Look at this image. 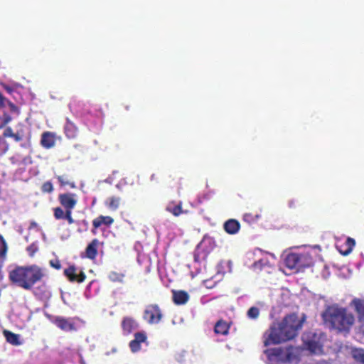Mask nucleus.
Listing matches in <instances>:
<instances>
[{"mask_svg":"<svg viewBox=\"0 0 364 364\" xmlns=\"http://www.w3.org/2000/svg\"><path fill=\"white\" fill-rule=\"evenodd\" d=\"M304 317L299 319L296 315L286 316L281 322L273 323L263 336L264 344L267 346L294 338L301 328Z\"/></svg>","mask_w":364,"mask_h":364,"instance_id":"nucleus-1","label":"nucleus"},{"mask_svg":"<svg viewBox=\"0 0 364 364\" xmlns=\"http://www.w3.org/2000/svg\"><path fill=\"white\" fill-rule=\"evenodd\" d=\"M43 277L42 269L38 266L18 267L10 272L11 281L25 289L31 287Z\"/></svg>","mask_w":364,"mask_h":364,"instance_id":"nucleus-2","label":"nucleus"},{"mask_svg":"<svg viewBox=\"0 0 364 364\" xmlns=\"http://www.w3.org/2000/svg\"><path fill=\"white\" fill-rule=\"evenodd\" d=\"M323 320L338 330L348 329L354 323V316L344 309L331 306L322 314Z\"/></svg>","mask_w":364,"mask_h":364,"instance_id":"nucleus-3","label":"nucleus"},{"mask_svg":"<svg viewBox=\"0 0 364 364\" xmlns=\"http://www.w3.org/2000/svg\"><path fill=\"white\" fill-rule=\"evenodd\" d=\"M267 364H281L285 362L296 363L299 350L293 346L273 348L264 351Z\"/></svg>","mask_w":364,"mask_h":364,"instance_id":"nucleus-4","label":"nucleus"},{"mask_svg":"<svg viewBox=\"0 0 364 364\" xmlns=\"http://www.w3.org/2000/svg\"><path fill=\"white\" fill-rule=\"evenodd\" d=\"M326 336L321 332H309L303 336L305 346L313 353L319 354L323 351V343Z\"/></svg>","mask_w":364,"mask_h":364,"instance_id":"nucleus-5","label":"nucleus"},{"mask_svg":"<svg viewBox=\"0 0 364 364\" xmlns=\"http://www.w3.org/2000/svg\"><path fill=\"white\" fill-rule=\"evenodd\" d=\"M284 263L289 269L299 271L309 267L311 263V258L309 255L290 253L284 258Z\"/></svg>","mask_w":364,"mask_h":364,"instance_id":"nucleus-6","label":"nucleus"},{"mask_svg":"<svg viewBox=\"0 0 364 364\" xmlns=\"http://www.w3.org/2000/svg\"><path fill=\"white\" fill-rule=\"evenodd\" d=\"M143 318L149 324H155L159 323L162 318L161 311L156 304H151L146 307Z\"/></svg>","mask_w":364,"mask_h":364,"instance_id":"nucleus-7","label":"nucleus"},{"mask_svg":"<svg viewBox=\"0 0 364 364\" xmlns=\"http://www.w3.org/2000/svg\"><path fill=\"white\" fill-rule=\"evenodd\" d=\"M75 195L72 193L61 194L59 197L60 203L67 210H72L77 203Z\"/></svg>","mask_w":364,"mask_h":364,"instance_id":"nucleus-8","label":"nucleus"},{"mask_svg":"<svg viewBox=\"0 0 364 364\" xmlns=\"http://www.w3.org/2000/svg\"><path fill=\"white\" fill-rule=\"evenodd\" d=\"M64 273L65 276L70 279L71 282H82L85 279V274L83 272H80V274H77L76 272V269L75 267L71 266L69 268L65 269Z\"/></svg>","mask_w":364,"mask_h":364,"instance_id":"nucleus-9","label":"nucleus"},{"mask_svg":"<svg viewBox=\"0 0 364 364\" xmlns=\"http://www.w3.org/2000/svg\"><path fill=\"white\" fill-rule=\"evenodd\" d=\"M54 323L60 329L65 331L75 330L73 323L70 318H65L63 317H56Z\"/></svg>","mask_w":364,"mask_h":364,"instance_id":"nucleus-10","label":"nucleus"},{"mask_svg":"<svg viewBox=\"0 0 364 364\" xmlns=\"http://www.w3.org/2000/svg\"><path fill=\"white\" fill-rule=\"evenodd\" d=\"M224 230L230 235L236 234L240 228V223L235 219H230L224 223Z\"/></svg>","mask_w":364,"mask_h":364,"instance_id":"nucleus-11","label":"nucleus"},{"mask_svg":"<svg viewBox=\"0 0 364 364\" xmlns=\"http://www.w3.org/2000/svg\"><path fill=\"white\" fill-rule=\"evenodd\" d=\"M41 145L46 149H50L55 146V136L51 132H45L42 134Z\"/></svg>","mask_w":364,"mask_h":364,"instance_id":"nucleus-12","label":"nucleus"},{"mask_svg":"<svg viewBox=\"0 0 364 364\" xmlns=\"http://www.w3.org/2000/svg\"><path fill=\"white\" fill-rule=\"evenodd\" d=\"M122 326L124 332L126 333H130L133 330L138 328V323L136 321L129 317L124 318Z\"/></svg>","mask_w":364,"mask_h":364,"instance_id":"nucleus-13","label":"nucleus"},{"mask_svg":"<svg viewBox=\"0 0 364 364\" xmlns=\"http://www.w3.org/2000/svg\"><path fill=\"white\" fill-rule=\"evenodd\" d=\"M188 294L183 291H173V299L176 304H184L188 300Z\"/></svg>","mask_w":364,"mask_h":364,"instance_id":"nucleus-14","label":"nucleus"},{"mask_svg":"<svg viewBox=\"0 0 364 364\" xmlns=\"http://www.w3.org/2000/svg\"><path fill=\"white\" fill-rule=\"evenodd\" d=\"M121 198L118 196H111L106 199L105 204L111 210H117L120 205Z\"/></svg>","mask_w":364,"mask_h":364,"instance_id":"nucleus-15","label":"nucleus"},{"mask_svg":"<svg viewBox=\"0 0 364 364\" xmlns=\"http://www.w3.org/2000/svg\"><path fill=\"white\" fill-rule=\"evenodd\" d=\"M352 304L358 313L359 320L364 321V300L355 299L352 301Z\"/></svg>","mask_w":364,"mask_h":364,"instance_id":"nucleus-16","label":"nucleus"},{"mask_svg":"<svg viewBox=\"0 0 364 364\" xmlns=\"http://www.w3.org/2000/svg\"><path fill=\"white\" fill-rule=\"evenodd\" d=\"M4 335L6 339V341L14 346H19L21 344L20 342V336L9 331L8 330L4 331Z\"/></svg>","mask_w":364,"mask_h":364,"instance_id":"nucleus-17","label":"nucleus"},{"mask_svg":"<svg viewBox=\"0 0 364 364\" xmlns=\"http://www.w3.org/2000/svg\"><path fill=\"white\" fill-rule=\"evenodd\" d=\"M65 133L70 139H73L77 135V127L68 119H67V122L65 126Z\"/></svg>","mask_w":364,"mask_h":364,"instance_id":"nucleus-18","label":"nucleus"},{"mask_svg":"<svg viewBox=\"0 0 364 364\" xmlns=\"http://www.w3.org/2000/svg\"><path fill=\"white\" fill-rule=\"evenodd\" d=\"M114 222V220L112 218L109 216H99L98 218H95L93 220V226L95 228H99L101 226L102 224H105L107 225H111Z\"/></svg>","mask_w":364,"mask_h":364,"instance_id":"nucleus-19","label":"nucleus"},{"mask_svg":"<svg viewBox=\"0 0 364 364\" xmlns=\"http://www.w3.org/2000/svg\"><path fill=\"white\" fill-rule=\"evenodd\" d=\"M98 243L97 240H94L86 248L87 257L90 259H94L97 255L96 247Z\"/></svg>","mask_w":364,"mask_h":364,"instance_id":"nucleus-20","label":"nucleus"},{"mask_svg":"<svg viewBox=\"0 0 364 364\" xmlns=\"http://www.w3.org/2000/svg\"><path fill=\"white\" fill-rule=\"evenodd\" d=\"M355 240L350 237H348L346 242V248L343 250L341 249L339 250L341 255L344 256L348 255L353 250V247L355 246Z\"/></svg>","mask_w":364,"mask_h":364,"instance_id":"nucleus-21","label":"nucleus"},{"mask_svg":"<svg viewBox=\"0 0 364 364\" xmlns=\"http://www.w3.org/2000/svg\"><path fill=\"white\" fill-rule=\"evenodd\" d=\"M216 333L225 335L228 333V326L225 322L218 321L215 326Z\"/></svg>","mask_w":364,"mask_h":364,"instance_id":"nucleus-22","label":"nucleus"},{"mask_svg":"<svg viewBox=\"0 0 364 364\" xmlns=\"http://www.w3.org/2000/svg\"><path fill=\"white\" fill-rule=\"evenodd\" d=\"M166 210L171 213L175 216H178L182 213L181 205L178 204L177 205H173L169 204L166 206Z\"/></svg>","mask_w":364,"mask_h":364,"instance_id":"nucleus-23","label":"nucleus"},{"mask_svg":"<svg viewBox=\"0 0 364 364\" xmlns=\"http://www.w3.org/2000/svg\"><path fill=\"white\" fill-rule=\"evenodd\" d=\"M353 357L356 361L364 364V349L358 348L354 350L353 351Z\"/></svg>","mask_w":364,"mask_h":364,"instance_id":"nucleus-24","label":"nucleus"},{"mask_svg":"<svg viewBox=\"0 0 364 364\" xmlns=\"http://www.w3.org/2000/svg\"><path fill=\"white\" fill-rule=\"evenodd\" d=\"M4 135L6 137H12L16 141H20L22 139V136L18 134H14L11 127H7L4 132Z\"/></svg>","mask_w":364,"mask_h":364,"instance_id":"nucleus-25","label":"nucleus"},{"mask_svg":"<svg viewBox=\"0 0 364 364\" xmlns=\"http://www.w3.org/2000/svg\"><path fill=\"white\" fill-rule=\"evenodd\" d=\"M124 275L123 274H119L115 272H112L109 274V279L112 282H119L122 283Z\"/></svg>","mask_w":364,"mask_h":364,"instance_id":"nucleus-26","label":"nucleus"},{"mask_svg":"<svg viewBox=\"0 0 364 364\" xmlns=\"http://www.w3.org/2000/svg\"><path fill=\"white\" fill-rule=\"evenodd\" d=\"M7 246L3 237L0 236V261H1L6 255Z\"/></svg>","mask_w":364,"mask_h":364,"instance_id":"nucleus-27","label":"nucleus"},{"mask_svg":"<svg viewBox=\"0 0 364 364\" xmlns=\"http://www.w3.org/2000/svg\"><path fill=\"white\" fill-rule=\"evenodd\" d=\"M259 309L257 307H255V306L251 307L247 311V316L252 319L257 318L259 316Z\"/></svg>","mask_w":364,"mask_h":364,"instance_id":"nucleus-28","label":"nucleus"},{"mask_svg":"<svg viewBox=\"0 0 364 364\" xmlns=\"http://www.w3.org/2000/svg\"><path fill=\"white\" fill-rule=\"evenodd\" d=\"M134 341L141 343L146 340V336L144 332H138L134 334Z\"/></svg>","mask_w":364,"mask_h":364,"instance_id":"nucleus-29","label":"nucleus"},{"mask_svg":"<svg viewBox=\"0 0 364 364\" xmlns=\"http://www.w3.org/2000/svg\"><path fill=\"white\" fill-rule=\"evenodd\" d=\"M140 344L141 343H139V342H136V341L132 340L129 343V347L131 348V350L133 353H136V352L139 351L140 350Z\"/></svg>","mask_w":364,"mask_h":364,"instance_id":"nucleus-30","label":"nucleus"},{"mask_svg":"<svg viewBox=\"0 0 364 364\" xmlns=\"http://www.w3.org/2000/svg\"><path fill=\"white\" fill-rule=\"evenodd\" d=\"M65 214V213L60 208H56L54 210V215L56 219L64 218Z\"/></svg>","mask_w":364,"mask_h":364,"instance_id":"nucleus-31","label":"nucleus"},{"mask_svg":"<svg viewBox=\"0 0 364 364\" xmlns=\"http://www.w3.org/2000/svg\"><path fill=\"white\" fill-rule=\"evenodd\" d=\"M43 191L45 192H51L53 191V186L50 183L46 182L43 185Z\"/></svg>","mask_w":364,"mask_h":364,"instance_id":"nucleus-32","label":"nucleus"},{"mask_svg":"<svg viewBox=\"0 0 364 364\" xmlns=\"http://www.w3.org/2000/svg\"><path fill=\"white\" fill-rule=\"evenodd\" d=\"M66 218L70 224L74 223L73 218L71 217V210H67L64 216Z\"/></svg>","mask_w":364,"mask_h":364,"instance_id":"nucleus-33","label":"nucleus"},{"mask_svg":"<svg viewBox=\"0 0 364 364\" xmlns=\"http://www.w3.org/2000/svg\"><path fill=\"white\" fill-rule=\"evenodd\" d=\"M50 264L51 267H54L56 269H60L61 267V265L58 260H55V261L51 260V261H50Z\"/></svg>","mask_w":364,"mask_h":364,"instance_id":"nucleus-34","label":"nucleus"},{"mask_svg":"<svg viewBox=\"0 0 364 364\" xmlns=\"http://www.w3.org/2000/svg\"><path fill=\"white\" fill-rule=\"evenodd\" d=\"M9 101H8L1 93H0V107H4L6 104L9 105Z\"/></svg>","mask_w":364,"mask_h":364,"instance_id":"nucleus-35","label":"nucleus"},{"mask_svg":"<svg viewBox=\"0 0 364 364\" xmlns=\"http://www.w3.org/2000/svg\"><path fill=\"white\" fill-rule=\"evenodd\" d=\"M58 180L62 184H68V183L64 180L63 176H58Z\"/></svg>","mask_w":364,"mask_h":364,"instance_id":"nucleus-36","label":"nucleus"},{"mask_svg":"<svg viewBox=\"0 0 364 364\" xmlns=\"http://www.w3.org/2000/svg\"><path fill=\"white\" fill-rule=\"evenodd\" d=\"M11 118L9 116H6L3 124H5L11 121Z\"/></svg>","mask_w":364,"mask_h":364,"instance_id":"nucleus-37","label":"nucleus"},{"mask_svg":"<svg viewBox=\"0 0 364 364\" xmlns=\"http://www.w3.org/2000/svg\"><path fill=\"white\" fill-rule=\"evenodd\" d=\"M9 105L10 106L11 110L14 111L16 109V107L14 105H13L11 102H9Z\"/></svg>","mask_w":364,"mask_h":364,"instance_id":"nucleus-38","label":"nucleus"},{"mask_svg":"<svg viewBox=\"0 0 364 364\" xmlns=\"http://www.w3.org/2000/svg\"><path fill=\"white\" fill-rule=\"evenodd\" d=\"M80 364H86L81 355H80Z\"/></svg>","mask_w":364,"mask_h":364,"instance_id":"nucleus-39","label":"nucleus"},{"mask_svg":"<svg viewBox=\"0 0 364 364\" xmlns=\"http://www.w3.org/2000/svg\"><path fill=\"white\" fill-rule=\"evenodd\" d=\"M105 182H107V183H111L108 178L105 180Z\"/></svg>","mask_w":364,"mask_h":364,"instance_id":"nucleus-40","label":"nucleus"},{"mask_svg":"<svg viewBox=\"0 0 364 364\" xmlns=\"http://www.w3.org/2000/svg\"><path fill=\"white\" fill-rule=\"evenodd\" d=\"M116 187H117L118 189H120V186H119V184H117V185L116 186Z\"/></svg>","mask_w":364,"mask_h":364,"instance_id":"nucleus-41","label":"nucleus"},{"mask_svg":"<svg viewBox=\"0 0 364 364\" xmlns=\"http://www.w3.org/2000/svg\"><path fill=\"white\" fill-rule=\"evenodd\" d=\"M71 187H72V188H75V185H74V183H72V184H71Z\"/></svg>","mask_w":364,"mask_h":364,"instance_id":"nucleus-42","label":"nucleus"},{"mask_svg":"<svg viewBox=\"0 0 364 364\" xmlns=\"http://www.w3.org/2000/svg\"><path fill=\"white\" fill-rule=\"evenodd\" d=\"M36 224L35 223H32L31 225L35 226Z\"/></svg>","mask_w":364,"mask_h":364,"instance_id":"nucleus-43","label":"nucleus"},{"mask_svg":"<svg viewBox=\"0 0 364 364\" xmlns=\"http://www.w3.org/2000/svg\"><path fill=\"white\" fill-rule=\"evenodd\" d=\"M30 249H31V250H33L32 246L28 247V250H30Z\"/></svg>","mask_w":364,"mask_h":364,"instance_id":"nucleus-44","label":"nucleus"},{"mask_svg":"<svg viewBox=\"0 0 364 364\" xmlns=\"http://www.w3.org/2000/svg\"><path fill=\"white\" fill-rule=\"evenodd\" d=\"M30 249H31V250H33L32 246L28 247V250H30Z\"/></svg>","mask_w":364,"mask_h":364,"instance_id":"nucleus-45","label":"nucleus"},{"mask_svg":"<svg viewBox=\"0 0 364 364\" xmlns=\"http://www.w3.org/2000/svg\"><path fill=\"white\" fill-rule=\"evenodd\" d=\"M232 264L231 261H228V264L230 265Z\"/></svg>","mask_w":364,"mask_h":364,"instance_id":"nucleus-46","label":"nucleus"}]
</instances>
